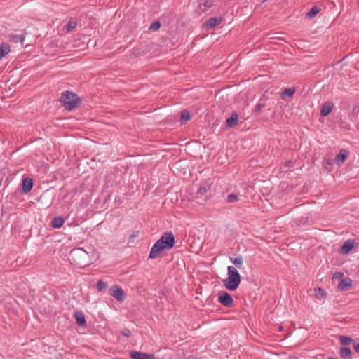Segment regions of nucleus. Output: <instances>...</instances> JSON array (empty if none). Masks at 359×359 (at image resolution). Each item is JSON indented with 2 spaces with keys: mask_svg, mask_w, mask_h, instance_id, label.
Instances as JSON below:
<instances>
[{
  "mask_svg": "<svg viewBox=\"0 0 359 359\" xmlns=\"http://www.w3.org/2000/svg\"><path fill=\"white\" fill-rule=\"evenodd\" d=\"M227 275L228 277L223 280L224 285L229 290L234 291L241 283V276L236 267L233 266L227 267Z\"/></svg>",
  "mask_w": 359,
  "mask_h": 359,
  "instance_id": "f257e3e1",
  "label": "nucleus"
},
{
  "mask_svg": "<svg viewBox=\"0 0 359 359\" xmlns=\"http://www.w3.org/2000/svg\"><path fill=\"white\" fill-rule=\"evenodd\" d=\"M60 102L67 110L72 111L79 106L81 100L76 93L66 91L65 93L62 94Z\"/></svg>",
  "mask_w": 359,
  "mask_h": 359,
  "instance_id": "f03ea898",
  "label": "nucleus"
},
{
  "mask_svg": "<svg viewBox=\"0 0 359 359\" xmlns=\"http://www.w3.org/2000/svg\"><path fill=\"white\" fill-rule=\"evenodd\" d=\"M157 243L166 246L168 249H172L175 245V236L172 232L164 233L160 239L156 241Z\"/></svg>",
  "mask_w": 359,
  "mask_h": 359,
  "instance_id": "7ed1b4c3",
  "label": "nucleus"
},
{
  "mask_svg": "<svg viewBox=\"0 0 359 359\" xmlns=\"http://www.w3.org/2000/svg\"><path fill=\"white\" fill-rule=\"evenodd\" d=\"M218 301L222 305L226 308H231L234 304L233 299L231 294L225 291L218 292Z\"/></svg>",
  "mask_w": 359,
  "mask_h": 359,
  "instance_id": "20e7f679",
  "label": "nucleus"
},
{
  "mask_svg": "<svg viewBox=\"0 0 359 359\" xmlns=\"http://www.w3.org/2000/svg\"><path fill=\"white\" fill-rule=\"evenodd\" d=\"M170 249H168L166 248V246H164L163 245L158 244L156 242L153 245L150 252L149 257L151 259H156L158 257L160 256L161 253L164 250H170Z\"/></svg>",
  "mask_w": 359,
  "mask_h": 359,
  "instance_id": "39448f33",
  "label": "nucleus"
},
{
  "mask_svg": "<svg viewBox=\"0 0 359 359\" xmlns=\"http://www.w3.org/2000/svg\"><path fill=\"white\" fill-rule=\"evenodd\" d=\"M111 294L118 301L123 302L126 295L122 288L117 285H114L110 288Z\"/></svg>",
  "mask_w": 359,
  "mask_h": 359,
  "instance_id": "423d86ee",
  "label": "nucleus"
},
{
  "mask_svg": "<svg viewBox=\"0 0 359 359\" xmlns=\"http://www.w3.org/2000/svg\"><path fill=\"white\" fill-rule=\"evenodd\" d=\"M212 5L213 1L212 0H205L204 2L198 4L196 11L198 15H201L202 13H205Z\"/></svg>",
  "mask_w": 359,
  "mask_h": 359,
  "instance_id": "0eeeda50",
  "label": "nucleus"
},
{
  "mask_svg": "<svg viewBox=\"0 0 359 359\" xmlns=\"http://www.w3.org/2000/svg\"><path fill=\"white\" fill-rule=\"evenodd\" d=\"M130 355L132 359H156L153 354L139 351H130Z\"/></svg>",
  "mask_w": 359,
  "mask_h": 359,
  "instance_id": "6e6552de",
  "label": "nucleus"
},
{
  "mask_svg": "<svg viewBox=\"0 0 359 359\" xmlns=\"http://www.w3.org/2000/svg\"><path fill=\"white\" fill-rule=\"evenodd\" d=\"M353 247H354V241L347 240L341 246V248L339 249V252L342 255H347L353 248Z\"/></svg>",
  "mask_w": 359,
  "mask_h": 359,
  "instance_id": "1a4fd4ad",
  "label": "nucleus"
},
{
  "mask_svg": "<svg viewBox=\"0 0 359 359\" xmlns=\"http://www.w3.org/2000/svg\"><path fill=\"white\" fill-rule=\"evenodd\" d=\"M334 107V104L331 101H327L322 104L320 114L322 116H327Z\"/></svg>",
  "mask_w": 359,
  "mask_h": 359,
  "instance_id": "9d476101",
  "label": "nucleus"
},
{
  "mask_svg": "<svg viewBox=\"0 0 359 359\" xmlns=\"http://www.w3.org/2000/svg\"><path fill=\"white\" fill-rule=\"evenodd\" d=\"M222 20V19L220 17H212L204 22V26L207 29H212L217 25H219Z\"/></svg>",
  "mask_w": 359,
  "mask_h": 359,
  "instance_id": "9b49d317",
  "label": "nucleus"
},
{
  "mask_svg": "<svg viewBox=\"0 0 359 359\" xmlns=\"http://www.w3.org/2000/svg\"><path fill=\"white\" fill-rule=\"evenodd\" d=\"M348 155V152L346 149H341L334 158V163L337 165H341L345 161Z\"/></svg>",
  "mask_w": 359,
  "mask_h": 359,
  "instance_id": "f8f14e48",
  "label": "nucleus"
},
{
  "mask_svg": "<svg viewBox=\"0 0 359 359\" xmlns=\"http://www.w3.org/2000/svg\"><path fill=\"white\" fill-rule=\"evenodd\" d=\"M226 127L228 128H233L238 123V115L236 112H233L231 114L229 118H226Z\"/></svg>",
  "mask_w": 359,
  "mask_h": 359,
  "instance_id": "ddd939ff",
  "label": "nucleus"
},
{
  "mask_svg": "<svg viewBox=\"0 0 359 359\" xmlns=\"http://www.w3.org/2000/svg\"><path fill=\"white\" fill-rule=\"evenodd\" d=\"M351 280L350 278H343L338 284L337 288L340 291H346L351 287Z\"/></svg>",
  "mask_w": 359,
  "mask_h": 359,
  "instance_id": "4468645a",
  "label": "nucleus"
},
{
  "mask_svg": "<svg viewBox=\"0 0 359 359\" xmlns=\"http://www.w3.org/2000/svg\"><path fill=\"white\" fill-rule=\"evenodd\" d=\"M33 187V180L32 178L26 177L22 180V191L25 194L31 191Z\"/></svg>",
  "mask_w": 359,
  "mask_h": 359,
  "instance_id": "2eb2a0df",
  "label": "nucleus"
},
{
  "mask_svg": "<svg viewBox=\"0 0 359 359\" xmlns=\"http://www.w3.org/2000/svg\"><path fill=\"white\" fill-rule=\"evenodd\" d=\"M74 318L76 320V323L79 326L86 327V320L83 313L81 311H75Z\"/></svg>",
  "mask_w": 359,
  "mask_h": 359,
  "instance_id": "dca6fc26",
  "label": "nucleus"
},
{
  "mask_svg": "<svg viewBox=\"0 0 359 359\" xmlns=\"http://www.w3.org/2000/svg\"><path fill=\"white\" fill-rule=\"evenodd\" d=\"M11 51V47L9 44L5 43L0 44V60L3 58L6 55L8 54Z\"/></svg>",
  "mask_w": 359,
  "mask_h": 359,
  "instance_id": "f3484780",
  "label": "nucleus"
},
{
  "mask_svg": "<svg viewBox=\"0 0 359 359\" xmlns=\"http://www.w3.org/2000/svg\"><path fill=\"white\" fill-rule=\"evenodd\" d=\"M64 222H65V220H64L63 217H56L53 218V220L51 221V226L53 228L58 229V228H60L63 225Z\"/></svg>",
  "mask_w": 359,
  "mask_h": 359,
  "instance_id": "a211bd4d",
  "label": "nucleus"
},
{
  "mask_svg": "<svg viewBox=\"0 0 359 359\" xmlns=\"http://www.w3.org/2000/svg\"><path fill=\"white\" fill-rule=\"evenodd\" d=\"M340 356L345 359L351 356V351L350 348L348 347H341L340 348Z\"/></svg>",
  "mask_w": 359,
  "mask_h": 359,
  "instance_id": "6ab92c4d",
  "label": "nucleus"
},
{
  "mask_svg": "<svg viewBox=\"0 0 359 359\" xmlns=\"http://www.w3.org/2000/svg\"><path fill=\"white\" fill-rule=\"evenodd\" d=\"M320 11V8L318 6H313L309 11L306 13V17L312 18L316 16Z\"/></svg>",
  "mask_w": 359,
  "mask_h": 359,
  "instance_id": "aec40b11",
  "label": "nucleus"
},
{
  "mask_svg": "<svg viewBox=\"0 0 359 359\" xmlns=\"http://www.w3.org/2000/svg\"><path fill=\"white\" fill-rule=\"evenodd\" d=\"M210 184H208V182L206 181L201 185L200 188L198 189V190L197 191V194L203 195L205 193H207L208 190L210 189Z\"/></svg>",
  "mask_w": 359,
  "mask_h": 359,
  "instance_id": "412c9836",
  "label": "nucleus"
},
{
  "mask_svg": "<svg viewBox=\"0 0 359 359\" xmlns=\"http://www.w3.org/2000/svg\"><path fill=\"white\" fill-rule=\"evenodd\" d=\"M190 119V114L188 110H182L180 115V121L182 124L185 123L188 120Z\"/></svg>",
  "mask_w": 359,
  "mask_h": 359,
  "instance_id": "4be33fe9",
  "label": "nucleus"
},
{
  "mask_svg": "<svg viewBox=\"0 0 359 359\" xmlns=\"http://www.w3.org/2000/svg\"><path fill=\"white\" fill-rule=\"evenodd\" d=\"M230 261L238 268H241L243 263V260L241 256H238L234 258L231 257Z\"/></svg>",
  "mask_w": 359,
  "mask_h": 359,
  "instance_id": "5701e85b",
  "label": "nucleus"
},
{
  "mask_svg": "<svg viewBox=\"0 0 359 359\" xmlns=\"http://www.w3.org/2000/svg\"><path fill=\"white\" fill-rule=\"evenodd\" d=\"M77 26V21L71 18L66 25V29L67 32L72 31Z\"/></svg>",
  "mask_w": 359,
  "mask_h": 359,
  "instance_id": "b1692460",
  "label": "nucleus"
},
{
  "mask_svg": "<svg viewBox=\"0 0 359 359\" xmlns=\"http://www.w3.org/2000/svg\"><path fill=\"white\" fill-rule=\"evenodd\" d=\"M11 40L14 43H22L25 40V36L22 34H13L10 36Z\"/></svg>",
  "mask_w": 359,
  "mask_h": 359,
  "instance_id": "393cba45",
  "label": "nucleus"
},
{
  "mask_svg": "<svg viewBox=\"0 0 359 359\" xmlns=\"http://www.w3.org/2000/svg\"><path fill=\"white\" fill-rule=\"evenodd\" d=\"M340 343L344 345H349L351 342L353 341V339L347 336H340L339 337Z\"/></svg>",
  "mask_w": 359,
  "mask_h": 359,
  "instance_id": "a878e982",
  "label": "nucleus"
},
{
  "mask_svg": "<svg viewBox=\"0 0 359 359\" xmlns=\"http://www.w3.org/2000/svg\"><path fill=\"white\" fill-rule=\"evenodd\" d=\"M295 93V88H285L282 92V95L287 96L291 97Z\"/></svg>",
  "mask_w": 359,
  "mask_h": 359,
  "instance_id": "bb28decb",
  "label": "nucleus"
},
{
  "mask_svg": "<svg viewBox=\"0 0 359 359\" xmlns=\"http://www.w3.org/2000/svg\"><path fill=\"white\" fill-rule=\"evenodd\" d=\"M107 288V285L105 282H104L103 280H101L97 281V289L100 292H102V291L105 290Z\"/></svg>",
  "mask_w": 359,
  "mask_h": 359,
  "instance_id": "cd10ccee",
  "label": "nucleus"
},
{
  "mask_svg": "<svg viewBox=\"0 0 359 359\" xmlns=\"http://www.w3.org/2000/svg\"><path fill=\"white\" fill-rule=\"evenodd\" d=\"M161 27V22L158 20L154 22L149 27V29L156 32L158 31Z\"/></svg>",
  "mask_w": 359,
  "mask_h": 359,
  "instance_id": "c85d7f7f",
  "label": "nucleus"
},
{
  "mask_svg": "<svg viewBox=\"0 0 359 359\" xmlns=\"http://www.w3.org/2000/svg\"><path fill=\"white\" fill-rule=\"evenodd\" d=\"M238 200V196L236 194H231L227 196L228 203H234Z\"/></svg>",
  "mask_w": 359,
  "mask_h": 359,
  "instance_id": "c756f323",
  "label": "nucleus"
},
{
  "mask_svg": "<svg viewBox=\"0 0 359 359\" xmlns=\"http://www.w3.org/2000/svg\"><path fill=\"white\" fill-rule=\"evenodd\" d=\"M315 292H316V297L318 299H320L325 296V290L320 287H318V289H316L315 290Z\"/></svg>",
  "mask_w": 359,
  "mask_h": 359,
  "instance_id": "7c9ffc66",
  "label": "nucleus"
},
{
  "mask_svg": "<svg viewBox=\"0 0 359 359\" xmlns=\"http://www.w3.org/2000/svg\"><path fill=\"white\" fill-rule=\"evenodd\" d=\"M265 106L264 104H262V103H259L256 105V107H255V109H254V112L255 114H259L260 112V111L262 110V109Z\"/></svg>",
  "mask_w": 359,
  "mask_h": 359,
  "instance_id": "2f4dec72",
  "label": "nucleus"
},
{
  "mask_svg": "<svg viewBox=\"0 0 359 359\" xmlns=\"http://www.w3.org/2000/svg\"><path fill=\"white\" fill-rule=\"evenodd\" d=\"M353 343L355 351L359 353V339H354Z\"/></svg>",
  "mask_w": 359,
  "mask_h": 359,
  "instance_id": "473e14b6",
  "label": "nucleus"
},
{
  "mask_svg": "<svg viewBox=\"0 0 359 359\" xmlns=\"http://www.w3.org/2000/svg\"><path fill=\"white\" fill-rule=\"evenodd\" d=\"M122 334L126 337H130L132 335V333L130 330L128 329H124L121 332Z\"/></svg>",
  "mask_w": 359,
  "mask_h": 359,
  "instance_id": "72a5a7b5",
  "label": "nucleus"
},
{
  "mask_svg": "<svg viewBox=\"0 0 359 359\" xmlns=\"http://www.w3.org/2000/svg\"><path fill=\"white\" fill-rule=\"evenodd\" d=\"M73 252H76V253H79V254H83V255H85L86 253V252L81 248L75 249V250H73L72 251H71V253H73Z\"/></svg>",
  "mask_w": 359,
  "mask_h": 359,
  "instance_id": "f704fd0d",
  "label": "nucleus"
},
{
  "mask_svg": "<svg viewBox=\"0 0 359 359\" xmlns=\"http://www.w3.org/2000/svg\"><path fill=\"white\" fill-rule=\"evenodd\" d=\"M338 275H339L340 277H341V276H343V274H342V273H335V274H334V276H338Z\"/></svg>",
  "mask_w": 359,
  "mask_h": 359,
  "instance_id": "c9c22d12",
  "label": "nucleus"
},
{
  "mask_svg": "<svg viewBox=\"0 0 359 359\" xmlns=\"http://www.w3.org/2000/svg\"><path fill=\"white\" fill-rule=\"evenodd\" d=\"M328 359H335V358L333 357H329Z\"/></svg>",
  "mask_w": 359,
  "mask_h": 359,
  "instance_id": "e433bc0d",
  "label": "nucleus"
}]
</instances>
